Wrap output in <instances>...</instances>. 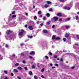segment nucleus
<instances>
[{"mask_svg": "<svg viewBox=\"0 0 79 79\" xmlns=\"http://www.w3.org/2000/svg\"><path fill=\"white\" fill-rule=\"evenodd\" d=\"M23 33H24V30H22L21 32H19V35H22L23 34Z\"/></svg>", "mask_w": 79, "mask_h": 79, "instance_id": "obj_1", "label": "nucleus"}, {"mask_svg": "<svg viewBox=\"0 0 79 79\" xmlns=\"http://www.w3.org/2000/svg\"><path fill=\"white\" fill-rule=\"evenodd\" d=\"M53 19L54 20V21H56L58 19V18L57 17H54L53 18Z\"/></svg>", "mask_w": 79, "mask_h": 79, "instance_id": "obj_2", "label": "nucleus"}, {"mask_svg": "<svg viewBox=\"0 0 79 79\" xmlns=\"http://www.w3.org/2000/svg\"><path fill=\"white\" fill-rule=\"evenodd\" d=\"M10 32H11V31L10 30H7L6 32V34H9Z\"/></svg>", "mask_w": 79, "mask_h": 79, "instance_id": "obj_3", "label": "nucleus"}, {"mask_svg": "<svg viewBox=\"0 0 79 79\" xmlns=\"http://www.w3.org/2000/svg\"><path fill=\"white\" fill-rule=\"evenodd\" d=\"M29 29L30 30H32V29H33V27H32L31 26H29Z\"/></svg>", "mask_w": 79, "mask_h": 79, "instance_id": "obj_4", "label": "nucleus"}, {"mask_svg": "<svg viewBox=\"0 0 79 79\" xmlns=\"http://www.w3.org/2000/svg\"><path fill=\"white\" fill-rule=\"evenodd\" d=\"M17 69H19L20 70H22L23 69V68H21V67H18L17 68Z\"/></svg>", "mask_w": 79, "mask_h": 79, "instance_id": "obj_5", "label": "nucleus"}, {"mask_svg": "<svg viewBox=\"0 0 79 79\" xmlns=\"http://www.w3.org/2000/svg\"><path fill=\"white\" fill-rule=\"evenodd\" d=\"M57 16L60 17V16H61V14L60 13H57Z\"/></svg>", "mask_w": 79, "mask_h": 79, "instance_id": "obj_6", "label": "nucleus"}, {"mask_svg": "<svg viewBox=\"0 0 79 79\" xmlns=\"http://www.w3.org/2000/svg\"><path fill=\"white\" fill-rule=\"evenodd\" d=\"M43 32L44 33H47V32H48L47 31L45 30H44L43 31Z\"/></svg>", "mask_w": 79, "mask_h": 79, "instance_id": "obj_7", "label": "nucleus"}, {"mask_svg": "<svg viewBox=\"0 0 79 79\" xmlns=\"http://www.w3.org/2000/svg\"><path fill=\"white\" fill-rule=\"evenodd\" d=\"M69 37V34L66 33L65 34V37Z\"/></svg>", "mask_w": 79, "mask_h": 79, "instance_id": "obj_8", "label": "nucleus"}, {"mask_svg": "<svg viewBox=\"0 0 79 79\" xmlns=\"http://www.w3.org/2000/svg\"><path fill=\"white\" fill-rule=\"evenodd\" d=\"M69 27H70V26H69L67 25L65 26V28H66V29H68L69 28Z\"/></svg>", "mask_w": 79, "mask_h": 79, "instance_id": "obj_9", "label": "nucleus"}, {"mask_svg": "<svg viewBox=\"0 0 79 79\" xmlns=\"http://www.w3.org/2000/svg\"><path fill=\"white\" fill-rule=\"evenodd\" d=\"M35 54V52H32L30 53V55H34Z\"/></svg>", "mask_w": 79, "mask_h": 79, "instance_id": "obj_10", "label": "nucleus"}, {"mask_svg": "<svg viewBox=\"0 0 79 79\" xmlns=\"http://www.w3.org/2000/svg\"><path fill=\"white\" fill-rule=\"evenodd\" d=\"M56 40H60V38L59 37H57L55 38Z\"/></svg>", "mask_w": 79, "mask_h": 79, "instance_id": "obj_11", "label": "nucleus"}, {"mask_svg": "<svg viewBox=\"0 0 79 79\" xmlns=\"http://www.w3.org/2000/svg\"><path fill=\"white\" fill-rule=\"evenodd\" d=\"M46 2L47 3H48V4H50V3H52V2H50L49 1H47Z\"/></svg>", "mask_w": 79, "mask_h": 79, "instance_id": "obj_12", "label": "nucleus"}, {"mask_svg": "<svg viewBox=\"0 0 79 79\" xmlns=\"http://www.w3.org/2000/svg\"><path fill=\"white\" fill-rule=\"evenodd\" d=\"M46 16H47V17H50V14L49 13H47L46 14Z\"/></svg>", "mask_w": 79, "mask_h": 79, "instance_id": "obj_13", "label": "nucleus"}, {"mask_svg": "<svg viewBox=\"0 0 79 79\" xmlns=\"http://www.w3.org/2000/svg\"><path fill=\"white\" fill-rule=\"evenodd\" d=\"M76 20H79V17L77 16H76Z\"/></svg>", "mask_w": 79, "mask_h": 79, "instance_id": "obj_14", "label": "nucleus"}, {"mask_svg": "<svg viewBox=\"0 0 79 79\" xmlns=\"http://www.w3.org/2000/svg\"><path fill=\"white\" fill-rule=\"evenodd\" d=\"M16 15H14L12 16V18H16Z\"/></svg>", "mask_w": 79, "mask_h": 79, "instance_id": "obj_15", "label": "nucleus"}, {"mask_svg": "<svg viewBox=\"0 0 79 79\" xmlns=\"http://www.w3.org/2000/svg\"><path fill=\"white\" fill-rule=\"evenodd\" d=\"M44 7L45 8H48V5L47 4H46L45 6Z\"/></svg>", "mask_w": 79, "mask_h": 79, "instance_id": "obj_16", "label": "nucleus"}, {"mask_svg": "<svg viewBox=\"0 0 79 79\" xmlns=\"http://www.w3.org/2000/svg\"><path fill=\"white\" fill-rule=\"evenodd\" d=\"M29 74L30 75H32V73L31 71L29 72Z\"/></svg>", "mask_w": 79, "mask_h": 79, "instance_id": "obj_17", "label": "nucleus"}, {"mask_svg": "<svg viewBox=\"0 0 79 79\" xmlns=\"http://www.w3.org/2000/svg\"><path fill=\"white\" fill-rule=\"evenodd\" d=\"M34 77L35 79H37L38 78L37 76H36V75H35L34 76Z\"/></svg>", "mask_w": 79, "mask_h": 79, "instance_id": "obj_18", "label": "nucleus"}, {"mask_svg": "<svg viewBox=\"0 0 79 79\" xmlns=\"http://www.w3.org/2000/svg\"><path fill=\"white\" fill-rule=\"evenodd\" d=\"M41 13H42V12L41 11H39L38 12V14L39 15H41Z\"/></svg>", "mask_w": 79, "mask_h": 79, "instance_id": "obj_19", "label": "nucleus"}, {"mask_svg": "<svg viewBox=\"0 0 79 79\" xmlns=\"http://www.w3.org/2000/svg\"><path fill=\"white\" fill-rule=\"evenodd\" d=\"M14 71H15V73H18V70H17L16 69H14Z\"/></svg>", "mask_w": 79, "mask_h": 79, "instance_id": "obj_20", "label": "nucleus"}, {"mask_svg": "<svg viewBox=\"0 0 79 79\" xmlns=\"http://www.w3.org/2000/svg\"><path fill=\"white\" fill-rule=\"evenodd\" d=\"M52 39L53 40H54L55 39V35H53L52 37Z\"/></svg>", "mask_w": 79, "mask_h": 79, "instance_id": "obj_21", "label": "nucleus"}, {"mask_svg": "<svg viewBox=\"0 0 79 79\" xmlns=\"http://www.w3.org/2000/svg\"><path fill=\"white\" fill-rule=\"evenodd\" d=\"M31 68H32L33 69H34V68H35V65H32L31 66Z\"/></svg>", "mask_w": 79, "mask_h": 79, "instance_id": "obj_22", "label": "nucleus"}, {"mask_svg": "<svg viewBox=\"0 0 79 79\" xmlns=\"http://www.w3.org/2000/svg\"><path fill=\"white\" fill-rule=\"evenodd\" d=\"M4 73H5V74H7V73H8V72H7V71H5V70H4Z\"/></svg>", "mask_w": 79, "mask_h": 79, "instance_id": "obj_23", "label": "nucleus"}, {"mask_svg": "<svg viewBox=\"0 0 79 79\" xmlns=\"http://www.w3.org/2000/svg\"><path fill=\"white\" fill-rule=\"evenodd\" d=\"M19 63H16L15 64V66H18V65H19Z\"/></svg>", "mask_w": 79, "mask_h": 79, "instance_id": "obj_24", "label": "nucleus"}, {"mask_svg": "<svg viewBox=\"0 0 79 79\" xmlns=\"http://www.w3.org/2000/svg\"><path fill=\"white\" fill-rule=\"evenodd\" d=\"M41 77L42 78H43V79H44L45 77H44V75H42L41 76Z\"/></svg>", "mask_w": 79, "mask_h": 79, "instance_id": "obj_25", "label": "nucleus"}, {"mask_svg": "<svg viewBox=\"0 0 79 79\" xmlns=\"http://www.w3.org/2000/svg\"><path fill=\"white\" fill-rule=\"evenodd\" d=\"M76 37H77V38L78 39H79V35H77L76 36Z\"/></svg>", "mask_w": 79, "mask_h": 79, "instance_id": "obj_26", "label": "nucleus"}, {"mask_svg": "<svg viewBox=\"0 0 79 79\" xmlns=\"http://www.w3.org/2000/svg\"><path fill=\"white\" fill-rule=\"evenodd\" d=\"M50 21H49V22H47V24H48H48H50Z\"/></svg>", "mask_w": 79, "mask_h": 79, "instance_id": "obj_27", "label": "nucleus"}, {"mask_svg": "<svg viewBox=\"0 0 79 79\" xmlns=\"http://www.w3.org/2000/svg\"><path fill=\"white\" fill-rule=\"evenodd\" d=\"M44 69H41V72H44Z\"/></svg>", "mask_w": 79, "mask_h": 79, "instance_id": "obj_28", "label": "nucleus"}, {"mask_svg": "<svg viewBox=\"0 0 79 79\" xmlns=\"http://www.w3.org/2000/svg\"><path fill=\"white\" fill-rule=\"evenodd\" d=\"M5 47H6V48H8V45L7 44L6 45Z\"/></svg>", "mask_w": 79, "mask_h": 79, "instance_id": "obj_29", "label": "nucleus"}, {"mask_svg": "<svg viewBox=\"0 0 79 79\" xmlns=\"http://www.w3.org/2000/svg\"><path fill=\"white\" fill-rule=\"evenodd\" d=\"M28 37L29 38H31V39L32 38V36H28Z\"/></svg>", "mask_w": 79, "mask_h": 79, "instance_id": "obj_30", "label": "nucleus"}, {"mask_svg": "<svg viewBox=\"0 0 79 79\" xmlns=\"http://www.w3.org/2000/svg\"><path fill=\"white\" fill-rule=\"evenodd\" d=\"M24 69H25V70H27V67H25Z\"/></svg>", "mask_w": 79, "mask_h": 79, "instance_id": "obj_31", "label": "nucleus"}, {"mask_svg": "<svg viewBox=\"0 0 79 79\" xmlns=\"http://www.w3.org/2000/svg\"><path fill=\"white\" fill-rule=\"evenodd\" d=\"M45 58H46V59H48V57L47 56H45Z\"/></svg>", "mask_w": 79, "mask_h": 79, "instance_id": "obj_32", "label": "nucleus"}, {"mask_svg": "<svg viewBox=\"0 0 79 79\" xmlns=\"http://www.w3.org/2000/svg\"><path fill=\"white\" fill-rule=\"evenodd\" d=\"M59 21L61 22V21H62V19L60 18V19H59Z\"/></svg>", "mask_w": 79, "mask_h": 79, "instance_id": "obj_33", "label": "nucleus"}, {"mask_svg": "<svg viewBox=\"0 0 79 79\" xmlns=\"http://www.w3.org/2000/svg\"><path fill=\"white\" fill-rule=\"evenodd\" d=\"M21 56H24V54L23 53H22L21 54Z\"/></svg>", "mask_w": 79, "mask_h": 79, "instance_id": "obj_34", "label": "nucleus"}, {"mask_svg": "<svg viewBox=\"0 0 79 79\" xmlns=\"http://www.w3.org/2000/svg\"><path fill=\"white\" fill-rule=\"evenodd\" d=\"M54 58H57V56H56V55L54 56Z\"/></svg>", "mask_w": 79, "mask_h": 79, "instance_id": "obj_35", "label": "nucleus"}, {"mask_svg": "<svg viewBox=\"0 0 79 79\" xmlns=\"http://www.w3.org/2000/svg\"><path fill=\"white\" fill-rule=\"evenodd\" d=\"M34 19H37V17L35 16L34 17Z\"/></svg>", "mask_w": 79, "mask_h": 79, "instance_id": "obj_36", "label": "nucleus"}, {"mask_svg": "<svg viewBox=\"0 0 79 79\" xmlns=\"http://www.w3.org/2000/svg\"><path fill=\"white\" fill-rule=\"evenodd\" d=\"M63 40L64 41H66V39L65 38H64L63 39Z\"/></svg>", "mask_w": 79, "mask_h": 79, "instance_id": "obj_37", "label": "nucleus"}, {"mask_svg": "<svg viewBox=\"0 0 79 79\" xmlns=\"http://www.w3.org/2000/svg\"><path fill=\"white\" fill-rule=\"evenodd\" d=\"M49 54L50 55H52V54L51 52H49Z\"/></svg>", "mask_w": 79, "mask_h": 79, "instance_id": "obj_38", "label": "nucleus"}, {"mask_svg": "<svg viewBox=\"0 0 79 79\" xmlns=\"http://www.w3.org/2000/svg\"><path fill=\"white\" fill-rule=\"evenodd\" d=\"M12 14H15V11H14L12 13Z\"/></svg>", "mask_w": 79, "mask_h": 79, "instance_id": "obj_39", "label": "nucleus"}, {"mask_svg": "<svg viewBox=\"0 0 79 79\" xmlns=\"http://www.w3.org/2000/svg\"><path fill=\"white\" fill-rule=\"evenodd\" d=\"M65 68H69V66H65Z\"/></svg>", "mask_w": 79, "mask_h": 79, "instance_id": "obj_40", "label": "nucleus"}, {"mask_svg": "<svg viewBox=\"0 0 79 79\" xmlns=\"http://www.w3.org/2000/svg\"><path fill=\"white\" fill-rule=\"evenodd\" d=\"M29 58H31V59H32V57L31 56H29Z\"/></svg>", "mask_w": 79, "mask_h": 79, "instance_id": "obj_41", "label": "nucleus"}, {"mask_svg": "<svg viewBox=\"0 0 79 79\" xmlns=\"http://www.w3.org/2000/svg\"><path fill=\"white\" fill-rule=\"evenodd\" d=\"M11 75L12 76H14V74L13 73H11Z\"/></svg>", "mask_w": 79, "mask_h": 79, "instance_id": "obj_42", "label": "nucleus"}, {"mask_svg": "<svg viewBox=\"0 0 79 79\" xmlns=\"http://www.w3.org/2000/svg\"><path fill=\"white\" fill-rule=\"evenodd\" d=\"M52 9H49V11H52Z\"/></svg>", "mask_w": 79, "mask_h": 79, "instance_id": "obj_43", "label": "nucleus"}, {"mask_svg": "<svg viewBox=\"0 0 79 79\" xmlns=\"http://www.w3.org/2000/svg\"><path fill=\"white\" fill-rule=\"evenodd\" d=\"M55 65L56 66H58V64H55Z\"/></svg>", "mask_w": 79, "mask_h": 79, "instance_id": "obj_44", "label": "nucleus"}, {"mask_svg": "<svg viewBox=\"0 0 79 79\" xmlns=\"http://www.w3.org/2000/svg\"><path fill=\"white\" fill-rule=\"evenodd\" d=\"M17 78L18 79H21V77H18Z\"/></svg>", "mask_w": 79, "mask_h": 79, "instance_id": "obj_45", "label": "nucleus"}, {"mask_svg": "<svg viewBox=\"0 0 79 79\" xmlns=\"http://www.w3.org/2000/svg\"><path fill=\"white\" fill-rule=\"evenodd\" d=\"M46 19V18L45 17H44L43 18V20H45V19Z\"/></svg>", "mask_w": 79, "mask_h": 79, "instance_id": "obj_46", "label": "nucleus"}, {"mask_svg": "<svg viewBox=\"0 0 79 79\" xmlns=\"http://www.w3.org/2000/svg\"><path fill=\"white\" fill-rule=\"evenodd\" d=\"M64 0H60V1L61 2H64Z\"/></svg>", "mask_w": 79, "mask_h": 79, "instance_id": "obj_47", "label": "nucleus"}, {"mask_svg": "<svg viewBox=\"0 0 79 79\" xmlns=\"http://www.w3.org/2000/svg\"><path fill=\"white\" fill-rule=\"evenodd\" d=\"M23 63H26V61H25L24 60H23Z\"/></svg>", "mask_w": 79, "mask_h": 79, "instance_id": "obj_48", "label": "nucleus"}, {"mask_svg": "<svg viewBox=\"0 0 79 79\" xmlns=\"http://www.w3.org/2000/svg\"><path fill=\"white\" fill-rule=\"evenodd\" d=\"M25 15H26V16H28V14L27 13H26L25 14Z\"/></svg>", "mask_w": 79, "mask_h": 79, "instance_id": "obj_49", "label": "nucleus"}, {"mask_svg": "<svg viewBox=\"0 0 79 79\" xmlns=\"http://www.w3.org/2000/svg\"><path fill=\"white\" fill-rule=\"evenodd\" d=\"M50 64L51 66H53V64Z\"/></svg>", "mask_w": 79, "mask_h": 79, "instance_id": "obj_50", "label": "nucleus"}, {"mask_svg": "<svg viewBox=\"0 0 79 79\" xmlns=\"http://www.w3.org/2000/svg\"><path fill=\"white\" fill-rule=\"evenodd\" d=\"M67 9L68 10H70V8H69V7H68V8H67Z\"/></svg>", "mask_w": 79, "mask_h": 79, "instance_id": "obj_51", "label": "nucleus"}, {"mask_svg": "<svg viewBox=\"0 0 79 79\" xmlns=\"http://www.w3.org/2000/svg\"><path fill=\"white\" fill-rule=\"evenodd\" d=\"M64 8L65 10H66V9H67V7H64Z\"/></svg>", "mask_w": 79, "mask_h": 79, "instance_id": "obj_52", "label": "nucleus"}, {"mask_svg": "<svg viewBox=\"0 0 79 79\" xmlns=\"http://www.w3.org/2000/svg\"><path fill=\"white\" fill-rule=\"evenodd\" d=\"M40 18H42V15H41L40 16H39Z\"/></svg>", "mask_w": 79, "mask_h": 79, "instance_id": "obj_53", "label": "nucleus"}, {"mask_svg": "<svg viewBox=\"0 0 79 79\" xmlns=\"http://www.w3.org/2000/svg\"><path fill=\"white\" fill-rule=\"evenodd\" d=\"M40 25L41 26H43V25H44V24H43V23H41V24H40Z\"/></svg>", "mask_w": 79, "mask_h": 79, "instance_id": "obj_54", "label": "nucleus"}, {"mask_svg": "<svg viewBox=\"0 0 79 79\" xmlns=\"http://www.w3.org/2000/svg\"><path fill=\"white\" fill-rule=\"evenodd\" d=\"M25 27H27V25H26L25 26Z\"/></svg>", "mask_w": 79, "mask_h": 79, "instance_id": "obj_55", "label": "nucleus"}, {"mask_svg": "<svg viewBox=\"0 0 79 79\" xmlns=\"http://www.w3.org/2000/svg\"><path fill=\"white\" fill-rule=\"evenodd\" d=\"M74 68V67H73L71 68V69H73Z\"/></svg>", "mask_w": 79, "mask_h": 79, "instance_id": "obj_56", "label": "nucleus"}, {"mask_svg": "<svg viewBox=\"0 0 79 79\" xmlns=\"http://www.w3.org/2000/svg\"><path fill=\"white\" fill-rule=\"evenodd\" d=\"M55 25L53 26L52 27V28H54V27H55Z\"/></svg>", "mask_w": 79, "mask_h": 79, "instance_id": "obj_57", "label": "nucleus"}, {"mask_svg": "<svg viewBox=\"0 0 79 79\" xmlns=\"http://www.w3.org/2000/svg\"><path fill=\"white\" fill-rule=\"evenodd\" d=\"M67 20L68 21H69V20H70V18H68L67 19Z\"/></svg>", "mask_w": 79, "mask_h": 79, "instance_id": "obj_58", "label": "nucleus"}, {"mask_svg": "<svg viewBox=\"0 0 79 79\" xmlns=\"http://www.w3.org/2000/svg\"><path fill=\"white\" fill-rule=\"evenodd\" d=\"M39 23V21H37V24H38Z\"/></svg>", "mask_w": 79, "mask_h": 79, "instance_id": "obj_59", "label": "nucleus"}, {"mask_svg": "<svg viewBox=\"0 0 79 79\" xmlns=\"http://www.w3.org/2000/svg\"><path fill=\"white\" fill-rule=\"evenodd\" d=\"M33 8H35V6H33Z\"/></svg>", "mask_w": 79, "mask_h": 79, "instance_id": "obj_60", "label": "nucleus"}, {"mask_svg": "<svg viewBox=\"0 0 79 79\" xmlns=\"http://www.w3.org/2000/svg\"><path fill=\"white\" fill-rule=\"evenodd\" d=\"M23 45H24V44H20L21 46H23Z\"/></svg>", "mask_w": 79, "mask_h": 79, "instance_id": "obj_61", "label": "nucleus"}, {"mask_svg": "<svg viewBox=\"0 0 79 79\" xmlns=\"http://www.w3.org/2000/svg\"><path fill=\"white\" fill-rule=\"evenodd\" d=\"M4 79H8V78L7 77H6Z\"/></svg>", "mask_w": 79, "mask_h": 79, "instance_id": "obj_62", "label": "nucleus"}, {"mask_svg": "<svg viewBox=\"0 0 79 79\" xmlns=\"http://www.w3.org/2000/svg\"><path fill=\"white\" fill-rule=\"evenodd\" d=\"M60 61H63V59L61 58V59H60Z\"/></svg>", "mask_w": 79, "mask_h": 79, "instance_id": "obj_63", "label": "nucleus"}, {"mask_svg": "<svg viewBox=\"0 0 79 79\" xmlns=\"http://www.w3.org/2000/svg\"><path fill=\"white\" fill-rule=\"evenodd\" d=\"M77 14L78 15H79V12H77Z\"/></svg>", "mask_w": 79, "mask_h": 79, "instance_id": "obj_64", "label": "nucleus"}]
</instances>
